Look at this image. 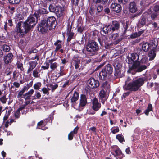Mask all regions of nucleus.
I'll list each match as a JSON object with an SVG mask.
<instances>
[{"label":"nucleus","instance_id":"nucleus-29","mask_svg":"<svg viewBox=\"0 0 159 159\" xmlns=\"http://www.w3.org/2000/svg\"><path fill=\"white\" fill-rule=\"evenodd\" d=\"M150 46V44L148 43H144L142 45V49L144 51L147 52L149 49Z\"/></svg>","mask_w":159,"mask_h":159},{"label":"nucleus","instance_id":"nucleus-26","mask_svg":"<svg viewBox=\"0 0 159 159\" xmlns=\"http://www.w3.org/2000/svg\"><path fill=\"white\" fill-rule=\"evenodd\" d=\"M72 61H74V64L76 69H78L79 68L80 64V61L78 58L74 57L73 58Z\"/></svg>","mask_w":159,"mask_h":159},{"label":"nucleus","instance_id":"nucleus-18","mask_svg":"<svg viewBox=\"0 0 159 159\" xmlns=\"http://www.w3.org/2000/svg\"><path fill=\"white\" fill-rule=\"evenodd\" d=\"M101 87L102 90H103L108 92L110 91V84L108 82L106 81L103 83Z\"/></svg>","mask_w":159,"mask_h":159},{"label":"nucleus","instance_id":"nucleus-10","mask_svg":"<svg viewBox=\"0 0 159 159\" xmlns=\"http://www.w3.org/2000/svg\"><path fill=\"white\" fill-rule=\"evenodd\" d=\"M65 10L63 7L59 5L56 6V10L55 12L58 17H60L64 14Z\"/></svg>","mask_w":159,"mask_h":159},{"label":"nucleus","instance_id":"nucleus-31","mask_svg":"<svg viewBox=\"0 0 159 159\" xmlns=\"http://www.w3.org/2000/svg\"><path fill=\"white\" fill-rule=\"evenodd\" d=\"M148 22V21L147 20L146 18L144 16H143L142 17L139 23L142 25H143L146 24H149V23Z\"/></svg>","mask_w":159,"mask_h":159},{"label":"nucleus","instance_id":"nucleus-33","mask_svg":"<svg viewBox=\"0 0 159 159\" xmlns=\"http://www.w3.org/2000/svg\"><path fill=\"white\" fill-rule=\"evenodd\" d=\"M143 33L142 31H139L138 33H135L131 34L130 37L131 38H135L140 36Z\"/></svg>","mask_w":159,"mask_h":159},{"label":"nucleus","instance_id":"nucleus-64","mask_svg":"<svg viewBox=\"0 0 159 159\" xmlns=\"http://www.w3.org/2000/svg\"><path fill=\"white\" fill-rule=\"evenodd\" d=\"M152 105L150 104L148 105V107L147 108L148 110H149L150 111H151L152 110Z\"/></svg>","mask_w":159,"mask_h":159},{"label":"nucleus","instance_id":"nucleus-41","mask_svg":"<svg viewBox=\"0 0 159 159\" xmlns=\"http://www.w3.org/2000/svg\"><path fill=\"white\" fill-rule=\"evenodd\" d=\"M2 48L3 50L6 52H8L10 50L9 47L6 45H3L2 46Z\"/></svg>","mask_w":159,"mask_h":159},{"label":"nucleus","instance_id":"nucleus-48","mask_svg":"<svg viewBox=\"0 0 159 159\" xmlns=\"http://www.w3.org/2000/svg\"><path fill=\"white\" fill-rule=\"evenodd\" d=\"M41 97V95L39 92H36L35 96H33L32 97L33 98V99H36V98H39Z\"/></svg>","mask_w":159,"mask_h":159},{"label":"nucleus","instance_id":"nucleus-3","mask_svg":"<svg viewBox=\"0 0 159 159\" xmlns=\"http://www.w3.org/2000/svg\"><path fill=\"white\" fill-rule=\"evenodd\" d=\"M131 80L130 77H128L125 82V84L123 86L125 90H130L132 91H136L144 83L145 80L144 77L140 78L132 82L128 83V82Z\"/></svg>","mask_w":159,"mask_h":159},{"label":"nucleus","instance_id":"nucleus-11","mask_svg":"<svg viewBox=\"0 0 159 159\" xmlns=\"http://www.w3.org/2000/svg\"><path fill=\"white\" fill-rule=\"evenodd\" d=\"M37 64V61L36 60L29 61L28 63L29 68L27 70V74L30 73L35 68Z\"/></svg>","mask_w":159,"mask_h":159},{"label":"nucleus","instance_id":"nucleus-28","mask_svg":"<svg viewBox=\"0 0 159 159\" xmlns=\"http://www.w3.org/2000/svg\"><path fill=\"white\" fill-rule=\"evenodd\" d=\"M71 28L70 29L68 28L67 31V34L68 36L67 39L68 41H70L74 35V33L71 31Z\"/></svg>","mask_w":159,"mask_h":159},{"label":"nucleus","instance_id":"nucleus-61","mask_svg":"<svg viewBox=\"0 0 159 159\" xmlns=\"http://www.w3.org/2000/svg\"><path fill=\"white\" fill-rule=\"evenodd\" d=\"M13 85L14 86L18 88L20 87V84L18 82H14L13 83Z\"/></svg>","mask_w":159,"mask_h":159},{"label":"nucleus","instance_id":"nucleus-4","mask_svg":"<svg viewBox=\"0 0 159 159\" xmlns=\"http://www.w3.org/2000/svg\"><path fill=\"white\" fill-rule=\"evenodd\" d=\"M85 48L88 53L90 56L96 54L99 50V46L95 41L92 40L89 41L86 44Z\"/></svg>","mask_w":159,"mask_h":159},{"label":"nucleus","instance_id":"nucleus-46","mask_svg":"<svg viewBox=\"0 0 159 159\" xmlns=\"http://www.w3.org/2000/svg\"><path fill=\"white\" fill-rule=\"evenodd\" d=\"M46 12V10L45 9H43V8H41L38 11H37V13L35 12V13H36L37 15L38 13H39L40 14H45Z\"/></svg>","mask_w":159,"mask_h":159},{"label":"nucleus","instance_id":"nucleus-8","mask_svg":"<svg viewBox=\"0 0 159 159\" xmlns=\"http://www.w3.org/2000/svg\"><path fill=\"white\" fill-rule=\"evenodd\" d=\"M88 86L91 88H96L99 85V82L93 78L89 79L88 81Z\"/></svg>","mask_w":159,"mask_h":159},{"label":"nucleus","instance_id":"nucleus-44","mask_svg":"<svg viewBox=\"0 0 159 159\" xmlns=\"http://www.w3.org/2000/svg\"><path fill=\"white\" fill-rule=\"evenodd\" d=\"M48 1H46V0H42L41 1L40 3L41 5L44 7H45L47 6Z\"/></svg>","mask_w":159,"mask_h":159},{"label":"nucleus","instance_id":"nucleus-14","mask_svg":"<svg viewBox=\"0 0 159 159\" xmlns=\"http://www.w3.org/2000/svg\"><path fill=\"white\" fill-rule=\"evenodd\" d=\"M93 109L97 111L101 107V104L98 102V100L96 98H94L92 100Z\"/></svg>","mask_w":159,"mask_h":159},{"label":"nucleus","instance_id":"nucleus-22","mask_svg":"<svg viewBox=\"0 0 159 159\" xmlns=\"http://www.w3.org/2000/svg\"><path fill=\"white\" fill-rule=\"evenodd\" d=\"M79 128L78 127H76L73 131H71L68 135V139L69 140H72L73 138L74 134H76Z\"/></svg>","mask_w":159,"mask_h":159},{"label":"nucleus","instance_id":"nucleus-37","mask_svg":"<svg viewBox=\"0 0 159 159\" xmlns=\"http://www.w3.org/2000/svg\"><path fill=\"white\" fill-rule=\"evenodd\" d=\"M48 87H49L51 89L52 91H54L56 88L58 87V84H56L55 85H53L52 84H50L48 85Z\"/></svg>","mask_w":159,"mask_h":159},{"label":"nucleus","instance_id":"nucleus-56","mask_svg":"<svg viewBox=\"0 0 159 159\" xmlns=\"http://www.w3.org/2000/svg\"><path fill=\"white\" fill-rule=\"evenodd\" d=\"M49 65L48 63H46L45 64V66H41L42 68L44 70L48 69L49 68Z\"/></svg>","mask_w":159,"mask_h":159},{"label":"nucleus","instance_id":"nucleus-32","mask_svg":"<svg viewBox=\"0 0 159 159\" xmlns=\"http://www.w3.org/2000/svg\"><path fill=\"white\" fill-rule=\"evenodd\" d=\"M115 156H120L121 158L123 156V154L122 153L121 151L119 149L116 150L115 151Z\"/></svg>","mask_w":159,"mask_h":159},{"label":"nucleus","instance_id":"nucleus-17","mask_svg":"<svg viewBox=\"0 0 159 159\" xmlns=\"http://www.w3.org/2000/svg\"><path fill=\"white\" fill-rule=\"evenodd\" d=\"M13 55L11 53H8L4 57V62L6 64H7L11 63L12 60Z\"/></svg>","mask_w":159,"mask_h":159},{"label":"nucleus","instance_id":"nucleus-45","mask_svg":"<svg viewBox=\"0 0 159 159\" xmlns=\"http://www.w3.org/2000/svg\"><path fill=\"white\" fill-rule=\"evenodd\" d=\"M9 2L12 4H17L19 3L21 0H8Z\"/></svg>","mask_w":159,"mask_h":159},{"label":"nucleus","instance_id":"nucleus-60","mask_svg":"<svg viewBox=\"0 0 159 159\" xmlns=\"http://www.w3.org/2000/svg\"><path fill=\"white\" fill-rule=\"evenodd\" d=\"M24 92L21 90L19 92L18 95H17V98H20L21 97V96L23 95V93Z\"/></svg>","mask_w":159,"mask_h":159},{"label":"nucleus","instance_id":"nucleus-62","mask_svg":"<svg viewBox=\"0 0 159 159\" xmlns=\"http://www.w3.org/2000/svg\"><path fill=\"white\" fill-rule=\"evenodd\" d=\"M65 74V73L63 70H60V72L58 73V75H59L58 77H59L60 76H63Z\"/></svg>","mask_w":159,"mask_h":159},{"label":"nucleus","instance_id":"nucleus-63","mask_svg":"<svg viewBox=\"0 0 159 159\" xmlns=\"http://www.w3.org/2000/svg\"><path fill=\"white\" fill-rule=\"evenodd\" d=\"M118 2L123 4H125L127 2L128 0H118Z\"/></svg>","mask_w":159,"mask_h":159},{"label":"nucleus","instance_id":"nucleus-38","mask_svg":"<svg viewBox=\"0 0 159 159\" xmlns=\"http://www.w3.org/2000/svg\"><path fill=\"white\" fill-rule=\"evenodd\" d=\"M50 90V89L48 88L44 87L43 88L41 91L43 92V94H48L49 93V91Z\"/></svg>","mask_w":159,"mask_h":159},{"label":"nucleus","instance_id":"nucleus-9","mask_svg":"<svg viewBox=\"0 0 159 159\" xmlns=\"http://www.w3.org/2000/svg\"><path fill=\"white\" fill-rule=\"evenodd\" d=\"M110 39H111L115 44L118 43L122 40L121 38L119 37V34L117 33L111 34L110 37Z\"/></svg>","mask_w":159,"mask_h":159},{"label":"nucleus","instance_id":"nucleus-1","mask_svg":"<svg viewBox=\"0 0 159 159\" xmlns=\"http://www.w3.org/2000/svg\"><path fill=\"white\" fill-rule=\"evenodd\" d=\"M36 14L35 13L30 16L25 21L19 23L16 26V31L20 33L21 35H23L31 30L37 22L38 16L36 15Z\"/></svg>","mask_w":159,"mask_h":159},{"label":"nucleus","instance_id":"nucleus-55","mask_svg":"<svg viewBox=\"0 0 159 159\" xmlns=\"http://www.w3.org/2000/svg\"><path fill=\"white\" fill-rule=\"evenodd\" d=\"M17 67L18 68L20 69L21 70H24L22 64L20 63H18Z\"/></svg>","mask_w":159,"mask_h":159},{"label":"nucleus","instance_id":"nucleus-13","mask_svg":"<svg viewBox=\"0 0 159 159\" xmlns=\"http://www.w3.org/2000/svg\"><path fill=\"white\" fill-rule=\"evenodd\" d=\"M87 103L86 98L84 95H81L80 96L79 107L82 109Z\"/></svg>","mask_w":159,"mask_h":159},{"label":"nucleus","instance_id":"nucleus-24","mask_svg":"<svg viewBox=\"0 0 159 159\" xmlns=\"http://www.w3.org/2000/svg\"><path fill=\"white\" fill-rule=\"evenodd\" d=\"M103 69L109 75H110L112 73V68L109 64L105 66V68Z\"/></svg>","mask_w":159,"mask_h":159},{"label":"nucleus","instance_id":"nucleus-47","mask_svg":"<svg viewBox=\"0 0 159 159\" xmlns=\"http://www.w3.org/2000/svg\"><path fill=\"white\" fill-rule=\"evenodd\" d=\"M153 11L155 12L159 13V6L158 5H156L154 6L153 8Z\"/></svg>","mask_w":159,"mask_h":159},{"label":"nucleus","instance_id":"nucleus-27","mask_svg":"<svg viewBox=\"0 0 159 159\" xmlns=\"http://www.w3.org/2000/svg\"><path fill=\"white\" fill-rule=\"evenodd\" d=\"M54 45L56 46L55 51L57 52L61 48V41L59 40H57L55 43Z\"/></svg>","mask_w":159,"mask_h":159},{"label":"nucleus","instance_id":"nucleus-36","mask_svg":"<svg viewBox=\"0 0 159 159\" xmlns=\"http://www.w3.org/2000/svg\"><path fill=\"white\" fill-rule=\"evenodd\" d=\"M49 9L50 12L55 13L56 10V6L50 4L49 7Z\"/></svg>","mask_w":159,"mask_h":159},{"label":"nucleus","instance_id":"nucleus-52","mask_svg":"<svg viewBox=\"0 0 159 159\" xmlns=\"http://www.w3.org/2000/svg\"><path fill=\"white\" fill-rule=\"evenodd\" d=\"M93 1L96 3L100 2L105 3L106 2H107L108 0H93Z\"/></svg>","mask_w":159,"mask_h":159},{"label":"nucleus","instance_id":"nucleus-20","mask_svg":"<svg viewBox=\"0 0 159 159\" xmlns=\"http://www.w3.org/2000/svg\"><path fill=\"white\" fill-rule=\"evenodd\" d=\"M151 41L152 44L150 45V49L158 51L157 48L158 45V41L157 40L155 39H153Z\"/></svg>","mask_w":159,"mask_h":159},{"label":"nucleus","instance_id":"nucleus-51","mask_svg":"<svg viewBox=\"0 0 159 159\" xmlns=\"http://www.w3.org/2000/svg\"><path fill=\"white\" fill-rule=\"evenodd\" d=\"M10 111H8L7 112H6V113L5 116L4 117L3 119L4 121L7 120L9 116L10 115Z\"/></svg>","mask_w":159,"mask_h":159},{"label":"nucleus","instance_id":"nucleus-16","mask_svg":"<svg viewBox=\"0 0 159 159\" xmlns=\"http://www.w3.org/2000/svg\"><path fill=\"white\" fill-rule=\"evenodd\" d=\"M113 66L115 68V70L118 74H120V67L121 64L117 60L115 61Z\"/></svg>","mask_w":159,"mask_h":159},{"label":"nucleus","instance_id":"nucleus-39","mask_svg":"<svg viewBox=\"0 0 159 159\" xmlns=\"http://www.w3.org/2000/svg\"><path fill=\"white\" fill-rule=\"evenodd\" d=\"M116 138L120 142L124 141V138L123 136L121 134H118L116 136Z\"/></svg>","mask_w":159,"mask_h":159},{"label":"nucleus","instance_id":"nucleus-50","mask_svg":"<svg viewBox=\"0 0 159 159\" xmlns=\"http://www.w3.org/2000/svg\"><path fill=\"white\" fill-rule=\"evenodd\" d=\"M158 14L159 13L157 12H154V13H152V14L151 15V18L152 20L155 19L157 17L158 15Z\"/></svg>","mask_w":159,"mask_h":159},{"label":"nucleus","instance_id":"nucleus-5","mask_svg":"<svg viewBox=\"0 0 159 159\" xmlns=\"http://www.w3.org/2000/svg\"><path fill=\"white\" fill-rule=\"evenodd\" d=\"M147 68V66L145 64H142L139 63L135 62L131 66H130L127 71L128 72L132 74L134 73L135 72H141Z\"/></svg>","mask_w":159,"mask_h":159},{"label":"nucleus","instance_id":"nucleus-21","mask_svg":"<svg viewBox=\"0 0 159 159\" xmlns=\"http://www.w3.org/2000/svg\"><path fill=\"white\" fill-rule=\"evenodd\" d=\"M109 75L103 69L99 73V78L100 79L105 80L107 76Z\"/></svg>","mask_w":159,"mask_h":159},{"label":"nucleus","instance_id":"nucleus-49","mask_svg":"<svg viewBox=\"0 0 159 159\" xmlns=\"http://www.w3.org/2000/svg\"><path fill=\"white\" fill-rule=\"evenodd\" d=\"M147 57H144L142 58L140 61L139 62V63H141V64H146V63L147 61Z\"/></svg>","mask_w":159,"mask_h":159},{"label":"nucleus","instance_id":"nucleus-43","mask_svg":"<svg viewBox=\"0 0 159 159\" xmlns=\"http://www.w3.org/2000/svg\"><path fill=\"white\" fill-rule=\"evenodd\" d=\"M7 98H6V97L5 96H3L2 97H1L0 98V101L3 104H5L6 103Z\"/></svg>","mask_w":159,"mask_h":159},{"label":"nucleus","instance_id":"nucleus-6","mask_svg":"<svg viewBox=\"0 0 159 159\" xmlns=\"http://www.w3.org/2000/svg\"><path fill=\"white\" fill-rule=\"evenodd\" d=\"M120 27L119 22L116 21H112L111 23L103 27L102 30L106 34L108 33L112 32L115 30H117Z\"/></svg>","mask_w":159,"mask_h":159},{"label":"nucleus","instance_id":"nucleus-59","mask_svg":"<svg viewBox=\"0 0 159 159\" xmlns=\"http://www.w3.org/2000/svg\"><path fill=\"white\" fill-rule=\"evenodd\" d=\"M79 0H72L71 2L75 5H78Z\"/></svg>","mask_w":159,"mask_h":159},{"label":"nucleus","instance_id":"nucleus-12","mask_svg":"<svg viewBox=\"0 0 159 159\" xmlns=\"http://www.w3.org/2000/svg\"><path fill=\"white\" fill-rule=\"evenodd\" d=\"M111 9L116 13L120 12L121 10V5L117 3H112L110 7Z\"/></svg>","mask_w":159,"mask_h":159},{"label":"nucleus","instance_id":"nucleus-2","mask_svg":"<svg viewBox=\"0 0 159 159\" xmlns=\"http://www.w3.org/2000/svg\"><path fill=\"white\" fill-rule=\"evenodd\" d=\"M56 18L53 16L49 17L47 20H43L39 24L38 30L42 33L44 34L54 28L56 26Z\"/></svg>","mask_w":159,"mask_h":159},{"label":"nucleus","instance_id":"nucleus-40","mask_svg":"<svg viewBox=\"0 0 159 159\" xmlns=\"http://www.w3.org/2000/svg\"><path fill=\"white\" fill-rule=\"evenodd\" d=\"M16 18L17 20H23L24 19V17L20 13L16 15Z\"/></svg>","mask_w":159,"mask_h":159},{"label":"nucleus","instance_id":"nucleus-53","mask_svg":"<svg viewBox=\"0 0 159 159\" xmlns=\"http://www.w3.org/2000/svg\"><path fill=\"white\" fill-rule=\"evenodd\" d=\"M103 9L102 6L101 5H99L97 8V10L98 12H100L102 11Z\"/></svg>","mask_w":159,"mask_h":159},{"label":"nucleus","instance_id":"nucleus-35","mask_svg":"<svg viewBox=\"0 0 159 159\" xmlns=\"http://www.w3.org/2000/svg\"><path fill=\"white\" fill-rule=\"evenodd\" d=\"M42 85L41 83L40 82H38L35 83L33 86V88L35 90H39Z\"/></svg>","mask_w":159,"mask_h":159},{"label":"nucleus","instance_id":"nucleus-54","mask_svg":"<svg viewBox=\"0 0 159 159\" xmlns=\"http://www.w3.org/2000/svg\"><path fill=\"white\" fill-rule=\"evenodd\" d=\"M20 112V111L17 110L15 113L14 116L16 118H18L19 117Z\"/></svg>","mask_w":159,"mask_h":159},{"label":"nucleus","instance_id":"nucleus-57","mask_svg":"<svg viewBox=\"0 0 159 159\" xmlns=\"http://www.w3.org/2000/svg\"><path fill=\"white\" fill-rule=\"evenodd\" d=\"M96 128L94 127H92L89 129V131H92L94 133H96Z\"/></svg>","mask_w":159,"mask_h":159},{"label":"nucleus","instance_id":"nucleus-58","mask_svg":"<svg viewBox=\"0 0 159 159\" xmlns=\"http://www.w3.org/2000/svg\"><path fill=\"white\" fill-rule=\"evenodd\" d=\"M84 29L83 27L81 26L79 27L77 30L80 33H82V32L84 31Z\"/></svg>","mask_w":159,"mask_h":159},{"label":"nucleus","instance_id":"nucleus-42","mask_svg":"<svg viewBox=\"0 0 159 159\" xmlns=\"http://www.w3.org/2000/svg\"><path fill=\"white\" fill-rule=\"evenodd\" d=\"M34 92V89H31L30 90L28 91L26 93H25L24 94V95H29L31 97H32V96Z\"/></svg>","mask_w":159,"mask_h":159},{"label":"nucleus","instance_id":"nucleus-7","mask_svg":"<svg viewBox=\"0 0 159 159\" xmlns=\"http://www.w3.org/2000/svg\"><path fill=\"white\" fill-rule=\"evenodd\" d=\"M139 58V56L136 53L129 54L127 56V60L129 64H132L135 62H137V61Z\"/></svg>","mask_w":159,"mask_h":159},{"label":"nucleus","instance_id":"nucleus-30","mask_svg":"<svg viewBox=\"0 0 159 159\" xmlns=\"http://www.w3.org/2000/svg\"><path fill=\"white\" fill-rule=\"evenodd\" d=\"M79 98V94L76 92H75L74 93L73 96L71 98V102H74L78 100Z\"/></svg>","mask_w":159,"mask_h":159},{"label":"nucleus","instance_id":"nucleus-19","mask_svg":"<svg viewBox=\"0 0 159 159\" xmlns=\"http://www.w3.org/2000/svg\"><path fill=\"white\" fill-rule=\"evenodd\" d=\"M129 9L132 13H135L137 11V8L135 2H133L130 3Z\"/></svg>","mask_w":159,"mask_h":159},{"label":"nucleus","instance_id":"nucleus-34","mask_svg":"<svg viewBox=\"0 0 159 159\" xmlns=\"http://www.w3.org/2000/svg\"><path fill=\"white\" fill-rule=\"evenodd\" d=\"M33 76L35 78H38L40 76V74H39V70L36 69L34 70H33Z\"/></svg>","mask_w":159,"mask_h":159},{"label":"nucleus","instance_id":"nucleus-25","mask_svg":"<svg viewBox=\"0 0 159 159\" xmlns=\"http://www.w3.org/2000/svg\"><path fill=\"white\" fill-rule=\"evenodd\" d=\"M151 49V50L149 51L148 55L149 57V60H152L156 56V54L155 52L157 51L156 50Z\"/></svg>","mask_w":159,"mask_h":159},{"label":"nucleus","instance_id":"nucleus-15","mask_svg":"<svg viewBox=\"0 0 159 159\" xmlns=\"http://www.w3.org/2000/svg\"><path fill=\"white\" fill-rule=\"evenodd\" d=\"M109 92L105 91L103 90H101L100 91L99 95L100 98L102 99V102L103 104L104 103V101L106 100L108 98L107 93Z\"/></svg>","mask_w":159,"mask_h":159},{"label":"nucleus","instance_id":"nucleus-23","mask_svg":"<svg viewBox=\"0 0 159 159\" xmlns=\"http://www.w3.org/2000/svg\"><path fill=\"white\" fill-rule=\"evenodd\" d=\"M54 61L53 59L49 60V62L50 64V67L52 71L54 70L58 66L56 62H54Z\"/></svg>","mask_w":159,"mask_h":159}]
</instances>
